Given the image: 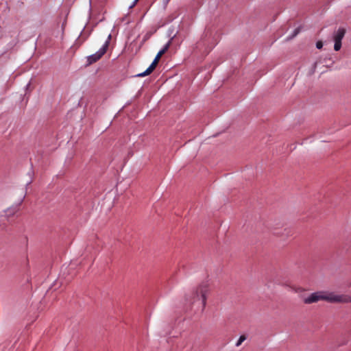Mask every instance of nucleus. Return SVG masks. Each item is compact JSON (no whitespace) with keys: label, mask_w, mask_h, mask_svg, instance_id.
<instances>
[{"label":"nucleus","mask_w":351,"mask_h":351,"mask_svg":"<svg viewBox=\"0 0 351 351\" xmlns=\"http://www.w3.org/2000/svg\"><path fill=\"white\" fill-rule=\"evenodd\" d=\"M320 300L330 303H350L351 296L346 294L337 295L334 292L317 291L304 299L305 304H312Z\"/></svg>","instance_id":"f257e3e1"},{"label":"nucleus","mask_w":351,"mask_h":351,"mask_svg":"<svg viewBox=\"0 0 351 351\" xmlns=\"http://www.w3.org/2000/svg\"><path fill=\"white\" fill-rule=\"evenodd\" d=\"M208 293L209 286L207 283L199 285L190 295L191 304L199 303L202 306V310H204L206 307V297Z\"/></svg>","instance_id":"f03ea898"},{"label":"nucleus","mask_w":351,"mask_h":351,"mask_svg":"<svg viewBox=\"0 0 351 351\" xmlns=\"http://www.w3.org/2000/svg\"><path fill=\"white\" fill-rule=\"evenodd\" d=\"M171 44V40H169V42L164 46V47L158 51L156 56L155 57L154 61L150 64V66L143 73H139L137 75L138 77H145L146 75H149L152 73V71L155 69L157 64L159 62L161 57L168 51Z\"/></svg>","instance_id":"7ed1b4c3"},{"label":"nucleus","mask_w":351,"mask_h":351,"mask_svg":"<svg viewBox=\"0 0 351 351\" xmlns=\"http://www.w3.org/2000/svg\"><path fill=\"white\" fill-rule=\"evenodd\" d=\"M111 38V35H108V40L105 42L104 45L102 46V47L97 51L95 53L90 55L88 57V64H91L94 62H96L98 61L106 52L108 45H109V40Z\"/></svg>","instance_id":"20e7f679"},{"label":"nucleus","mask_w":351,"mask_h":351,"mask_svg":"<svg viewBox=\"0 0 351 351\" xmlns=\"http://www.w3.org/2000/svg\"><path fill=\"white\" fill-rule=\"evenodd\" d=\"M346 34V29L343 27H340L338 30L335 32L333 35V40L335 42L334 49L339 51L341 47V40L343 38Z\"/></svg>","instance_id":"39448f33"},{"label":"nucleus","mask_w":351,"mask_h":351,"mask_svg":"<svg viewBox=\"0 0 351 351\" xmlns=\"http://www.w3.org/2000/svg\"><path fill=\"white\" fill-rule=\"evenodd\" d=\"M246 339V337L245 335L240 336L239 340L236 343V346H239L241 343Z\"/></svg>","instance_id":"423d86ee"},{"label":"nucleus","mask_w":351,"mask_h":351,"mask_svg":"<svg viewBox=\"0 0 351 351\" xmlns=\"http://www.w3.org/2000/svg\"><path fill=\"white\" fill-rule=\"evenodd\" d=\"M8 212L9 213L8 214V215L10 216L11 215H14L16 212V208L10 209L8 210Z\"/></svg>","instance_id":"0eeeda50"},{"label":"nucleus","mask_w":351,"mask_h":351,"mask_svg":"<svg viewBox=\"0 0 351 351\" xmlns=\"http://www.w3.org/2000/svg\"><path fill=\"white\" fill-rule=\"evenodd\" d=\"M316 47H317V49H322V47H323V43H322V41H318V42H317V43H316Z\"/></svg>","instance_id":"6e6552de"},{"label":"nucleus","mask_w":351,"mask_h":351,"mask_svg":"<svg viewBox=\"0 0 351 351\" xmlns=\"http://www.w3.org/2000/svg\"><path fill=\"white\" fill-rule=\"evenodd\" d=\"M298 29H295V34H294V35H293V36L297 35V34H298Z\"/></svg>","instance_id":"1a4fd4ad"},{"label":"nucleus","mask_w":351,"mask_h":351,"mask_svg":"<svg viewBox=\"0 0 351 351\" xmlns=\"http://www.w3.org/2000/svg\"><path fill=\"white\" fill-rule=\"evenodd\" d=\"M138 1V0H135V1H134V3H136Z\"/></svg>","instance_id":"9d476101"}]
</instances>
